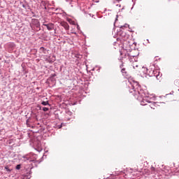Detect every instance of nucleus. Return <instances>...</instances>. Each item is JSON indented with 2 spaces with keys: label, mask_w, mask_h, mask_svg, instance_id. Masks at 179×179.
I'll list each match as a JSON object with an SVG mask.
<instances>
[{
  "label": "nucleus",
  "mask_w": 179,
  "mask_h": 179,
  "mask_svg": "<svg viewBox=\"0 0 179 179\" xmlns=\"http://www.w3.org/2000/svg\"><path fill=\"white\" fill-rule=\"evenodd\" d=\"M156 107H157L156 102H148L146 111H152V110H155Z\"/></svg>",
  "instance_id": "f257e3e1"
},
{
  "label": "nucleus",
  "mask_w": 179,
  "mask_h": 179,
  "mask_svg": "<svg viewBox=\"0 0 179 179\" xmlns=\"http://www.w3.org/2000/svg\"><path fill=\"white\" fill-rule=\"evenodd\" d=\"M67 114H69V115H71L72 114V112L71 111H67Z\"/></svg>",
  "instance_id": "9b49d317"
},
{
  "label": "nucleus",
  "mask_w": 179,
  "mask_h": 179,
  "mask_svg": "<svg viewBox=\"0 0 179 179\" xmlns=\"http://www.w3.org/2000/svg\"><path fill=\"white\" fill-rule=\"evenodd\" d=\"M155 170H156V169H155V167H152V168H151V171H152V173H153V172L155 171Z\"/></svg>",
  "instance_id": "9d476101"
},
{
  "label": "nucleus",
  "mask_w": 179,
  "mask_h": 179,
  "mask_svg": "<svg viewBox=\"0 0 179 179\" xmlns=\"http://www.w3.org/2000/svg\"><path fill=\"white\" fill-rule=\"evenodd\" d=\"M117 20H118V15H116V18H115V22H117Z\"/></svg>",
  "instance_id": "f8f14e48"
},
{
  "label": "nucleus",
  "mask_w": 179,
  "mask_h": 179,
  "mask_svg": "<svg viewBox=\"0 0 179 179\" xmlns=\"http://www.w3.org/2000/svg\"><path fill=\"white\" fill-rule=\"evenodd\" d=\"M156 78H157V79H159V78H160V76L157 75V76H156Z\"/></svg>",
  "instance_id": "4468645a"
},
{
  "label": "nucleus",
  "mask_w": 179,
  "mask_h": 179,
  "mask_svg": "<svg viewBox=\"0 0 179 179\" xmlns=\"http://www.w3.org/2000/svg\"><path fill=\"white\" fill-rule=\"evenodd\" d=\"M21 165L18 164L16 166V170H20Z\"/></svg>",
  "instance_id": "6e6552de"
},
{
  "label": "nucleus",
  "mask_w": 179,
  "mask_h": 179,
  "mask_svg": "<svg viewBox=\"0 0 179 179\" xmlns=\"http://www.w3.org/2000/svg\"><path fill=\"white\" fill-rule=\"evenodd\" d=\"M5 169L7 170V171H10V169H9V167H8V166H6Z\"/></svg>",
  "instance_id": "1a4fd4ad"
},
{
  "label": "nucleus",
  "mask_w": 179,
  "mask_h": 179,
  "mask_svg": "<svg viewBox=\"0 0 179 179\" xmlns=\"http://www.w3.org/2000/svg\"><path fill=\"white\" fill-rule=\"evenodd\" d=\"M41 104L43 105V106H48V101H43L42 103H41Z\"/></svg>",
  "instance_id": "423d86ee"
},
{
  "label": "nucleus",
  "mask_w": 179,
  "mask_h": 179,
  "mask_svg": "<svg viewBox=\"0 0 179 179\" xmlns=\"http://www.w3.org/2000/svg\"><path fill=\"white\" fill-rule=\"evenodd\" d=\"M48 110H49V108H47V107H43V111H48Z\"/></svg>",
  "instance_id": "0eeeda50"
},
{
  "label": "nucleus",
  "mask_w": 179,
  "mask_h": 179,
  "mask_svg": "<svg viewBox=\"0 0 179 179\" xmlns=\"http://www.w3.org/2000/svg\"><path fill=\"white\" fill-rule=\"evenodd\" d=\"M43 26H45L49 31L54 30V24L52 23L43 24Z\"/></svg>",
  "instance_id": "7ed1b4c3"
},
{
  "label": "nucleus",
  "mask_w": 179,
  "mask_h": 179,
  "mask_svg": "<svg viewBox=\"0 0 179 179\" xmlns=\"http://www.w3.org/2000/svg\"><path fill=\"white\" fill-rule=\"evenodd\" d=\"M114 3H115V2H120V0H113Z\"/></svg>",
  "instance_id": "ddd939ff"
},
{
  "label": "nucleus",
  "mask_w": 179,
  "mask_h": 179,
  "mask_svg": "<svg viewBox=\"0 0 179 179\" xmlns=\"http://www.w3.org/2000/svg\"><path fill=\"white\" fill-rule=\"evenodd\" d=\"M149 101H148L147 98L145 97L142 99V101H141V106H145V110H147L148 108V106H149Z\"/></svg>",
  "instance_id": "f03ea898"
},
{
  "label": "nucleus",
  "mask_w": 179,
  "mask_h": 179,
  "mask_svg": "<svg viewBox=\"0 0 179 179\" xmlns=\"http://www.w3.org/2000/svg\"><path fill=\"white\" fill-rule=\"evenodd\" d=\"M121 72L123 76H128V72L127 71V69L125 68L122 69Z\"/></svg>",
  "instance_id": "39448f33"
},
{
  "label": "nucleus",
  "mask_w": 179,
  "mask_h": 179,
  "mask_svg": "<svg viewBox=\"0 0 179 179\" xmlns=\"http://www.w3.org/2000/svg\"><path fill=\"white\" fill-rule=\"evenodd\" d=\"M61 26L65 29V30H69V24L66 22H62L60 23Z\"/></svg>",
  "instance_id": "20e7f679"
}]
</instances>
